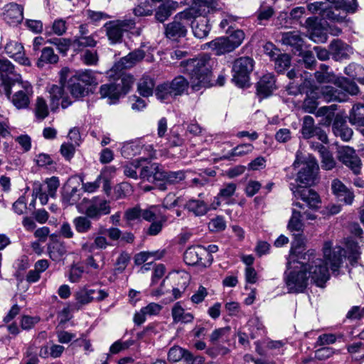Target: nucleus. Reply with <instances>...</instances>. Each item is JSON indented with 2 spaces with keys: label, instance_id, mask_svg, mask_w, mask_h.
Wrapping results in <instances>:
<instances>
[{
  "label": "nucleus",
  "instance_id": "nucleus-12",
  "mask_svg": "<svg viewBox=\"0 0 364 364\" xmlns=\"http://www.w3.org/2000/svg\"><path fill=\"white\" fill-rule=\"evenodd\" d=\"M307 8L308 10L313 14L319 13L324 19L342 22L345 18L340 15V13H336L338 11L335 9L331 2L327 1L310 3L308 4Z\"/></svg>",
  "mask_w": 364,
  "mask_h": 364
},
{
  "label": "nucleus",
  "instance_id": "nucleus-58",
  "mask_svg": "<svg viewBox=\"0 0 364 364\" xmlns=\"http://www.w3.org/2000/svg\"><path fill=\"white\" fill-rule=\"evenodd\" d=\"M33 196L36 198H38L42 205H46L50 196L47 191H43L42 185L39 182H35L33 187Z\"/></svg>",
  "mask_w": 364,
  "mask_h": 364
},
{
  "label": "nucleus",
  "instance_id": "nucleus-13",
  "mask_svg": "<svg viewBox=\"0 0 364 364\" xmlns=\"http://www.w3.org/2000/svg\"><path fill=\"white\" fill-rule=\"evenodd\" d=\"M110 211L111 207L109 201L94 197L89 201L85 214L89 218L98 220L102 215H108Z\"/></svg>",
  "mask_w": 364,
  "mask_h": 364
},
{
  "label": "nucleus",
  "instance_id": "nucleus-37",
  "mask_svg": "<svg viewBox=\"0 0 364 364\" xmlns=\"http://www.w3.org/2000/svg\"><path fill=\"white\" fill-rule=\"evenodd\" d=\"M253 149L254 146L252 144H240L228 152L225 158L228 160H235L236 157H242L250 154Z\"/></svg>",
  "mask_w": 364,
  "mask_h": 364
},
{
  "label": "nucleus",
  "instance_id": "nucleus-36",
  "mask_svg": "<svg viewBox=\"0 0 364 364\" xmlns=\"http://www.w3.org/2000/svg\"><path fill=\"white\" fill-rule=\"evenodd\" d=\"M333 131L336 136L345 141H349L353 136V130L341 121L336 120L333 124Z\"/></svg>",
  "mask_w": 364,
  "mask_h": 364
},
{
  "label": "nucleus",
  "instance_id": "nucleus-19",
  "mask_svg": "<svg viewBox=\"0 0 364 364\" xmlns=\"http://www.w3.org/2000/svg\"><path fill=\"white\" fill-rule=\"evenodd\" d=\"M294 196L301 198L310 208H316L321 203L319 196L311 188L299 186L293 191Z\"/></svg>",
  "mask_w": 364,
  "mask_h": 364
},
{
  "label": "nucleus",
  "instance_id": "nucleus-18",
  "mask_svg": "<svg viewBox=\"0 0 364 364\" xmlns=\"http://www.w3.org/2000/svg\"><path fill=\"white\" fill-rule=\"evenodd\" d=\"M105 255L97 252L95 255H90L85 261L86 274L90 277H97L105 268Z\"/></svg>",
  "mask_w": 364,
  "mask_h": 364
},
{
  "label": "nucleus",
  "instance_id": "nucleus-20",
  "mask_svg": "<svg viewBox=\"0 0 364 364\" xmlns=\"http://www.w3.org/2000/svg\"><path fill=\"white\" fill-rule=\"evenodd\" d=\"M314 89L318 92L317 94L319 96V98L322 99L325 102L344 101L346 99L345 93H347L341 88L340 90H338L329 85L316 87Z\"/></svg>",
  "mask_w": 364,
  "mask_h": 364
},
{
  "label": "nucleus",
  "instance_id": "nucleus-26",
  "mask_svg": "<svg viewBox=\"0 0 364 364\" xmlns=\"http://www.w3.org/2000/svg\"><path fill=\"white\" fill-rule=\"evenodd\" d=\"M237 186L234 183H225L220 188L218 196L215 198V205L213 204V208L215 209L217 206L222 203L225 204L230 203V198L235 194Z\"/></svg>",
  "mask_w": 364,
  "mask_h": 364
},
{
  "label": "nucleus",
  "instance_id": "nucleus-7",
  "mask_svg": "<svg viewBox=\"0 0 364 364\" xmlns=\"http://www.w3.org/2000/svg\"><path fill=\"white\" fill-rule=\"evenodd\" d=\"M183 259L188 265H198L202 267H209L213 260V256L201 245L187 248Z\"/></svg>",
  "mask_w": 364,
  "mask_h": 364
},
{
  "label": "nucleus",
  "instance_id": "nucleus-15",
  "mask_svg": "<svg viewBox=\"0 0 364 364\" xmlns=\"http://www.w3.org/2000/svg\"><path fill=\"white\" fill-rule=\"evenodd\" d=\"M301 132L304 139L317 136L321 142L325 144L328 142L327 134L320 127L315 126L314 119L311 116L304 117Z\"/></svg>",
  "mask_w": 364,
  "mask_h": 364
},
{
  "label": "nucleus",
  "instance_id": "nucleus-33",
  "mask_svg": "<svg viewBox=\"0 0 364 364\" xmlns=\"http://www.w3.org/2000/svg\"><path fill=\"white\" fill-rule=\"evenodd\" d=\"M208 46L217 55H222L233 50L228 37H220L207 43Z\"/></svg>",
  "mask_w": 364,
  "mask_h": 364
},
{
  "label": "nucleus",
  "instance_id": "nucleus-42",
  "mask_svg": "<svg viewBox=\"0 0 364 364\" xmlns=\"http://www.w3.org/2000/svg\"><path fill=\"white\" fill-rule=\"evenodd\" d=\"M348 119L350 124L358 126H364V105H355L350 112Z\"/></svg>",
  "mask_w": 364,
  "mask_h": 364
},
{
  "label": "nucleus",
  "instance_id": "nucleus-24",
  "mask_svg": "<svg viewBox=\"0 0 364 364\" xmlns=\"http://www.w3.org/2000/svg\"><path fill=\"white\" fill-rule=\"evenodd\" d=\"M275 89V78L274 76L272 74L269 73L263 75L260 80L257 82V94L262 97H267L269 96Z\"/></svg>",
  "mask_w": 364,
  "mask_h": 364
},
{
  "label": "nucleus",
  "instance_id": "nucleus-46",
  "mask_svg": "<svg viewBox=\"0 0 364 364\" xmlns=\"http://www.w3.org/2000/svg\"><path fill=\"white\" fill-rule=\"evenodd\" d=\"M88 217L77 216L73 220L75 230L80 234H84L92 229V222Z\"/></svg>",
  "mask_w": 364,
  "mask_h": 364
},
{
  "label": "nucleus",
  "instance_id": "nucleus-51",
  "mask_svg": "<svg viewBox=\"0 0 364 364\" xmlns=\"http://www.w3.org/2000/svg\"><path fill=\"white\" fill-rule=\"evenodd\" d=\"M273 60L274 61L275 70L278 73L284 72L291 65V58L286 53H279Z\"/></svg>",
  "mask_w": 364,
  "mask_h": 364
},
{
  "label": "nucleus",
  "instance_id": "nucleus-54",
  "mask_svg": "<svg viewBox=\"0 0 364 364\" xmlns=\"http://www.w3.org/2000/svg\"><path fill=\"white\" fill-rule=\"evenodd\" d=\"M321 157V167L326 170H331L336 166V161L332 154L324 147L321 146L320 150Z\"/></svg>",
  "mask_w": 364,
  "mask_h": 364
},
{
  "label": "nucleus",
  "instance_id": "nucleus-62",
  "mask_svg": "<svg viewBox=\"0 0 364 364\" xmlns=\"http://www.w3.org/2000/svg\"><path fill=\"white\" fill-rule=\"evenodd\" d=\"M130 259L131 257L128 253L122 252L116 260L114 272L116 273H122L127 267Z\"/></svg>",
  "mask_w": 364,
  "mask_h": 364
},
{
  "label": "nucleus",
  "instance_id": "nucleus-47",
  "mask_svg": "<svg viewBox=\"0 0 364 364\" xmlns=\"http://www.w3.org/2000/svg\"><path fill=\"white\" fill-rule=\"evenodd\" d=\"M77 302L81 305L87 304L95 301L94 289L83 287L75 294Z\"/></svg>",
  "mask_w": 364,
  "mask_h": 364
},
{
  "label": "nucleus",
  "instance_id": "nucleus-10",
  "mask_svg": "<svg viewBox=\"0 0 364 364\" xmlns=\"http://www.w3.org/2000/svg\"><path fill=\"white\" fill-rule=\"evenodd\" d=\"M214 7L215 0H194L192 6L176 14V18L191 20L192 18L203 17Z\"/></svg>",
  "mask_w": 364,
  "mask_h": 364
},
{
  "label": "nucleus",
  "instance_id": "nucleus-40",
  "mask_svg": "<svg viewBox=\"0 0 364 364\" xmlns=\"http://www.w3.org/2000/svg\"><path fill=\"white\" fill-rule=\"evenodd\" d=\"M155 95L157 99L164 103L171 102L175 98L168 82L158 85L155 90Z\"/></svg>",
  "mask_w": 364,
  "mask_h": 364
},
{
  "label": "nucleus",
  "instance_id": "nucleus-25",
  "mask_svg": "<svg viewBox=\"0 0 364 364\" xmlns=\"http://www.w3.org/2000/svg\"><path fill=\"white\" fill-rule=\"evenodd\" d=\"M140 177L149 182L154 183L163 179V170L158 164H150L142 168Z\"/></svg>",
  "mask_w": 364,
  "mask_h": 364
},
{
  "label": "nucleus",
  "instance_id": "nucleus-23",
  "mask_svg": "<svg viewBox=\"0 0 364 364\" xmlns=\"http://www.w3.org/2000/svg\"><path fill=\"white\" fill-rule=\"evenodd\" d=\"M23 11L18 5L14 3L7 4L4 7L2 16L9 24L16 26L21 23L23 17Z\"/></svg>",
  "mask_w": 364,
  "mask_h": 364
},
{
  "label": "nucleus",
  "instance_id": "nucleus-32",
  "mask_svg": "<svg viewBox=\"0 0 364 364\" xmlns=\"http://www.w3.org/2000/svg\"><path fill=\"white\" fill-rule=\"evenodd\" d=\"M144 58V52L141 50H136L121 58L117 66L121 69H128L133 67Z\"/></svg>",
  "mask_w": 364,
  "mask_h": 364
},
{
  "label": "nucleus",
  "instance_id": "nucleus-14",
  "mask_svg": "<svg viewBox=\"0 0 364 364\" xmlns=\"http://www.w3.org/2000/svg\"><path fill=\"white\" fill-rule=\"evenodd\" d=\"M338 158L340 161L349 167L355 174L358 175L360 173V160L353 149L349 146L341 147L338 150Z\"/></svg>",
  "mask_w": 364,
  "mask_h": 364
},
{
  "label": "nucleus",
  "instance_id": "nucleus-38",
  "mask_svg": "<svg viewBox=\"0 0 364 364\" xmlns=\"http://www.w3.org/2000/svg\"><path fill=\"white\" fill-rule=\"evenodd\" d=\"M74 50H81L84 48L95 47L97 45V41L93 35L78 36L73 40Z\"/></svg>",
  "mask_w": 364,
  "mask_h": 364
},
{
  "label": "nucleus",
  "instance_id": "nucleus-4",
  "mask_svg": "<svg viewBox=\"0 0 364 364\" xmlns=\"http://www.w3.org/2000/svg\"><path fill=\"white\" fill-rule=\"evenodd\" d=\"M134 83L132 76L125 75L119 82L104 84L100 86L99 93L101 98H107L109 105L116 104L119 99L125 95Z\"/></svg>",
  "mask_w": 364,
  "mask_h": 364
},
{
  "label": "nucleus",
  "instance_id": "nucleus-52",
  "mask_svg": "<svg viewBox=\"0 0 364 364\" xmlns=\"http://www.w3.org/2000/svg\"><path fill=\"white\" fill-rule=\"evenodd\" d=\"M75 77L77 80L84 83L85 85H93L97 84L96 74L91 70H85L84 71L77 73Z\"/></svg>",
  "mask_w": 364,
  "mask_h": 364
},
{
  "label": "nucleus",
  "instance_id": "nucleus-11",
  "mask_svg": "<svg viewBox=\"0 0 364 364\" xmlns=\"http://www.w3.org/2000/svg\"><path fill=\"white\" fill-rule=\"evenodd\" d=\"M2 87L14 105L17 109H21L23 107V82L21 79L11 80L8 76Z\"/></svg>",
  "mask_w": 364,
  "mask_h": 364
},
{
  "label": "nucleus",
  "instance_id": "nucleus-45",
  "mask_svg": "<svg viewBox=\"0 0 364 364\" xmlns=\"http://www.w3.org/2000/svg\"><path fill=\"white\" fill-rule=\"evenodd\" d=\"M301 211L294 208L287 226L289 231L301 232L303 230L304 224L301 220Z\"/></svg>",
  "mask_w": 364,
  "mask_h": 364
},
{
  "label": "nucleus",
  "instance_id": "nucleus-49",
  "mask_svg": "<svg viewBox=\"0 0 364 364\" xmlns=\"http://www.w3.org/2000/svg\"><path fill=\"white\" fill-rule=\"evenodd\" d=\"M230 333V328L223 327L214 330L210 336V341L213 344H215L218 342H226L228 341Z\"/></svg>",
  "mask_w": 364,
  "mask_h": 364
},
{
  "label": "nucleus",
  "instance_id": "nucleus-41",
  "mask_svg": "<svg viewBox=\"0 0 364 364\" xmlns=\"http://www.w3.org/2000/svg\"><path fill=\"white\" fill-rule=\"evenodd\" d=\"M143 144L140 141H131L124 144L121 149V154L124 158H130L136 154H141Z\"/></svg>",
  "mask_w": 364,
  "mask_h": 364
},
{
  "label": "nucleus",
  "instance_id": "nucleus-34",
  "mask_svg": "<svg viewBox=\"0 0 364 364\" xmlns=\"http://www.w3.org/2000/svg\"><path fill=\"white\" fill-rule=\"evenodd\" d=\"M173 322L188 323L193 321L194 317L191 313L185 312L183 308L178 302L174 304L171 310Z\"/></svg>",
  "mask_w": 364,
  "mask_h": 364
},
{
  "label": "nucleus",
  "instance_id": "nucleus-43",
  "mask_svg": "<svg viewBox=\"0 0 364 364\" xmlns=\"http://www.w3.org/2000/svg\"><path fill=\"white\" fill-rule=\"evenodd\" d=\"M330 50L336 60L345 58L348 56L349 48L341 41H333L330 45Z\"/></svg>",
  "mask_w": 364,
  "mask_h": 364
},
{
  "label": "nucleus",
  "instance_id": "nucleus-5",
  "mask_svg": "<svg viewBox=\"0 0 364 364\" xmlns=\"http://www.w3.org/2000/svg\"><path fill=\"white\" fill-rule=\"evenodd\" d=\"M315 77L321 83L333 82L337 87L352 95L358 94L359 91L356 84L343 77H336L332 72L328 71V66L325 64L321 65L320 70L315 73Z\"/></svg>",
  "mask_w": 364,
  "mask_h": 364
},
{
  "label": "nucleus",
  "instance_id": "nucleus-53",
  "mask_svg": "<svg viewBox=\"0 0 364 364\" xmlns=\"http://www.w3.org/2000/svg\"><path fill=\"white\" fill-rule=\"evenodd\" d=\"M14 71V66L11 62L6 59H0V92L3 84L5 83L6 77Z\"/></svg>",
  "mask_w": 364,
  "mask_h": 364
},
{
  "label": "nucleus",
  "instance_id": "nucleus-29",
  "mask_svg": "<svg viewBox=\"0 0 364 364\" xmlns=\"http://www.w3.org/2000/svg\"><path fill=\"white\" fill-rule=\"evenodd\" d=\"M316 18H308L306 20V26L310 33V38L315 42H326V35L323 33L322 29L317 25Z\"/></svg>",
  "mask_w": 364,
  "mask_h": 364
},
{
  "label": "nucleus",
  "instance_id": "nucleus-48",
  "mask_svg": "<svg viewBox=\"0 0 364 364\" xmlns=\"http://www.w3.org/2000/svg\"><path fill=\"white\" fill-rule=\"evenodd\" d=\"M282 41L285 45L299 48L303 44V40L297 31L287 32L282 34Z\"/></svg>",
  "mask_w": 364,
  "mask_h": 364
},
{
  "label": "nucleus",
  "instance_id": "nucleus-50",
  "mask_svg": "<svg viewBox=\"0 0 364 364\" xmlns=\"http://www.w3.org/2000/svg\"><path fill=\"white\" fill-rule=\"evenodd\" d=\"M186 178V172L183 171H163V179L169 184H177Z\"/></svg>",
  "mask_w": 364,
  "mask_h": 364
},
{
  "label": "nucleus",
  "instance_id": "nucleus-63",
  "mask_svg": "<svg viewBox=\"0 0 364 364\" xmlns=\"http://www.w3.org/2000/svg\"><path fill=\"white\" fill-rule=\"evenodd\" d=\"M44 182L47 188L46 191L48 193L50 197L55 198L57 190L60 186L59 178L56 176H52L46 178Z\"/></svg>",
  "mask_w": 364,
  "mask_h": 364
},
{
  "label": "nucleus",
  "instance_id": "nucleus-35",
  "mask_svg": "<svg viewBox=\"0 0 364 364\" xmlns=\"http://www.w3.org/2000/svg\"><path fill=\"white\" fill-rule=\"evenodd\" d=\"M167 82L175 97L183 95L189 86V82L183 76L176 77L171 82Z\"/></svg>",
  "mask_w": 364,
  "mask_h": 364
},
{
  "label": "nucleus",
  "instance_id": "nucleus-17",
  "mask_svg": "<svg viewBox=\"0 0 364 364\" xmlns=\"http://www.w3.org/2000/svg\"><path fill=\"white\" fill-rule=\"evenodd\" d=\"M294 240L291 242V247L290 250V255L288 260H291V257L296 260H303L304 257H306V262L309 261V259L311 260L313 258H315L313 252H308L304 254V255H301L300 254L303 251V249L305 245L306 238L300 232L294 233Z\"/></svg>",
  "mask_w": 364,
  "mask_h": 364
},
{
  "label": "nucleus",
  "instance_id": "nucleus-2",
  "mask_svg": "<svg viewBox=\"0 0 364 364\" xmlns=\"http://www.w3.org/2000/svg\"><path fill=\"white\" fill-rule=\"evenodd\" d=\"M181 71L188 75L191 88L195 91L212 86L210 58L202 55L181 63Z\"/></svg>",
  "mask_w": 364,
  "mask_h": 364
},
{
  "label": "nucleus",
  "instance_id": "nucleus-31",
  "mask_svg": "<svg viewBox=\"0 0 364 364\" xmlns=\"http://www.w3.org/2000/svg\"><path fill=\"white\" fill-rule=\"evenodd\" d=\"M50 258L55 262L62 260L67 254L65 243L61 241H53L48 246Z\"/></svg>",
  "mask_w": 364,
  "mask_h": 364
},
{
  "label": "nucleus",
  "instance_id": "nucleus-28",
  "mask_svg": "<svg viewBox=\"0 0 364 364\" xmlns=\"http://www.w3.org/2000/svg\"><path fill=\"white\" fill-rule=\"evenodd\" d=\"M193 18V21L191 22V27L194 36L198 38H205L210 31L208 19L205 16L200 17L199 18Z\"/></svg>",
  "mask_w": 364,
  "mask_h": 364
},
{
  "label": "nucleus",
  "instance_id": "nucleus-44",
  "mask_svg": "<svg viewBox=\"0 0 364 364\" xmlns=\"http://www.w3.org/2000/svg\"><path fill=\"white\" fill-rule=\"evenodd\" d=\"M345 73L359 82L364 84V68L360 65L349 64L345 68Z\"/></svg>",
  "mask_w": 364,
  "mask_h": 364
},
{
  "label": "nucleus",
  "instance_id": "nucleus-27",
  "mask_svg": "<svg viewBox=\"0 0 364 364\" xmlns=\"http://www.w3.org/2000/svg\"><path fill=\"white\" fill-rule=\"evenodd\" d=\"M184 208L196 217L205 215L210 209L207 203L200 199H190Z\"/></svg>",
  "mask_w": 364,
  "mask_h": 364
},
{
  "label": "nucleus",
  "instance_id": "nucleus-56",
  "mask_svg": "<svg viewBox=\"0 0 364 364\" xmlns=\"http://www.w3.org/2000/svg\"><path fill=\"white\" fill-rule=\"evenodd\" d=\"M145 160V158H141L125 164L123 166L124 175L129 178L136 179L138 177L136 169L140 166V162Z\"/></svg>",
  "mask_w": 364,
  "mask_h": 364
},
{
  "label": "nucleus",
  "instance_id": "nucleus-21",
  "mask_svg": "<svg viewBox=\"0 0 364 364\" xmlns=\"http://www.w3.org/2000/svg\"><path fill=\"white\" fill-rule=\"evenodd\" d=\"M181 21H187L188 19L177 18L176 16L173 22L168 23L165 28V34L170 39H177L184 37L187 33L186 24Z\"/></svg>",
  "mask_w": 364,
  "mask_h": 364
},
{
  "label": "nucleus",
  "instance_id": "nucleus-8",
  "mask_svg": "<svg viewBox=\"0 0 364 364\" xmlns=\"http://www.w3.org/2000/svg\"><path fill=\"white\" fill-rule=\"evenodd\" d=\"M134 26L132 20L112 21L104 26L106 35L111 44L119 43L122 41L124 33L129 31Z\"/></svg>",
  "mask_w": 364,
  "mask_h": 364
},
{
  "label": "nucleus",
  "instance_id": "nucleus-55",
  "mask_svg": "<svg viewBox=\"0 0 364 364\" xmlns=\"http://www.w3.org/2000/svg\"><path fill=\"white\" fill-rule=\"evenodd\" d=\"M85 273H86V270L83 266L79 264H73L69 269L68 279L72 283L79 282Z\"/></svg>",
  "mask_w": 364,
  "mask_h": 364
},
{
  "label": "nucleus",
  "instance_id": "nucleus-1",
  "mask_svg": "<svg viewBox=\"0 0 364 364\" xmlns=\"http://www.w3.org/2000/svg\"><path fill=\"white\" fill-rule=\"evenodd\" d=\"M331 241H326L323 246L324 261L321 259H312L306 262L304 256L303 260H296L291 257L288 260L287 270L285 272L284 282L289 293L303 292L307 287L308 280H311L318 286L323 287L329 279L328 264L333 272H337L346 258V251L341 247L333 249Z\"/></svg>",
  "mask_w": 364,
  "mask_h": 364
},
{
  "label": "nucleus",
  "instance_id": "nucleus-6",
  "mask_svg": "<svg viewBox=\"0 0 364 364\" xmlns=\"http://www.w3.org/2000/svg\"><path fill=\"white\" fill-rule=\"evenodd\" d=\"M293 166L294 168L300 167L297 175L299 182L306 186H311L315 183L319 168L315 158L310 156L306 160L299 161L297 156Z\"/></svg>",
  "mask_w": 364,
  "mask_h": 364
},
{
  "label": "nucleus",
  "instance_id": "nucleus-3",
  "mask_svg": "<svg viewBox=\"0 0 364 364\" xmlns=\"http://www.w3.org/2000/svg\"><path fill=\"white\" fill-rule=\"evenodd\" d=\"M318 92L314 88L311 89L306 94V97L303 102L302 109L305 112L314 113L316 117H323L321 123L326 126H329L334 118L336 106H323L320 107L318 110V100L320 99L318 95Z\"/></svg>",
  "mask_w": 364,
  "mask_h": 364
},
{
  "label": "nucleus",
  "instance_id": "nucleus-59",
  "mask_svg": "<svg viewBox=\"0 0 364 364\" xmlns=\"http://www.w3.org/2000/svg\"><path fill=\"white\" fill-rule=\"evenodd\" d=\"M35 113L37 118L43 119L49 114L48 107L43 97H38L36 103Z\"/></svg>",
  "mask_w": 364,
  "mask_h": 364
},
{
  "label": "nucleus",
  "instance_id": "nucleus-30",
  "mask_svg": "<svg viewBox=\"0 0 364 364\" xmlns=\"http://www.w3.org/2000/svg\"><path fill=\"white\" fill-rule=\"evenodd\" d=\"M178 6V4L174 1H168L158 7L156 11V19L163 23L166 21Z\"/></svg>",
  "mask_w": 364,
  "mask_h": 364
},
{
  "label": "nucleus",
  "instance_id": "nucleus-39",
  "mask_svg": "<svg viewBox=\"0 0 364 364\" xmlns=\"http://www.w3.org/2000/svg\"><path fill=\"white\" fill-rule=\"evenodd\" d=\"M154 86V80L149 76L144 75L138 82L137 90L143 97H149L153 94Z\"/></svg>",
  "mask_w": 364,
  "mask_h": 364
},
{
  "label": "nucleus",
  "instance_id": "nucleus-61",
  "mask_svg": "<svg viewBox=\"0 0 364 364\" xmlns=\"http://www.w3.org/2000/svg\"><path fill=\"white\" fill-rule=\"evenodd\" d=\"M166 220L167 218L165 215H160L159 219L152 221L151 224L147 229V235L151 236L157 235L161 231L163 225Z\"/></svg>",
  "mask_w": 364,
  "mask_h": 364
},
{
  "label": "nucleus",
  "instance_id": "nucleus-57",
  "mask_svg": "<svg viewBox=\"0 0 364 364\" xmlns=\"http://www.w3.org/2000/svg\"><path fill=\"white\" fill-rule=\"evenodd\" d=\"M48 42L54 44L58 51L64 55L67 53L70 48H73V40L69 38H55L49 40Z\"/></svg>",
  "mask_w": 364,
  "mask_h": 364
},
{
  "label": "nucleus",
  "instance_id": "nucleus-22",
  "mask_svg": "<svg viewBox=\"0 0 364 364\" xmlns=\"http://www.w3.org/2000/svg\"><path fill=\"white\" fill-rule=\"evenodd\" d=\"M331 189L333 194L339 200L343 201L346 205H351L354 194L338 179L333 180L331 183Z\"/></svg>",
  "mask_w": 364,
  "mask_h": 364
},
{
  "label": "nucleus",
  "instance_id": "nucleus-16",
  "mask_svg": "<svg viewBox=\"0 0 364 364\" xmlns=\"http://www.w3.org/2000/svg\"><path fill=\"white\" fill-rule=\"evenodd\" d=\"M47 91L49 93L50 106L53 112H55L60 105V100L62 99L61 106L63 109L67 108L71 105V101L64 98V90L62 86L51 85L47 87Z\"/></svg>",
  "mask_w": 364,
  "mask_h": 364
},
{
  "label": "nucleus",
  "instance_id": "nucleus-64",
  "mask_svg": "<svg viewBox=\"0 0 364 364\" xmlns=\"http://www.w3.org/2000/svg\"><path fill=\"white\" fill-rule=\"evenodd\" d=\"M347 250L350 252L348 256L350 262H355L360 255V247L357 242L351 239H348L346 242Z\"/></svg>",
  "mask_w": 364,
  "mask_h": 364
},
{
  "label": "nucleus",
  "instance_id": "nucleus-60",
  "mask_svg": "<svg viewBox=\"0 0 364 364\" xmlns=\"http://www.w3.org/2000/svg\"><path fill=\"white\" fill-rule=\"evenodd\" d=\"M186 353H188V351L179 346H173L168 350V359L173 363L178 362L182 358L185 360Z\"/></svg>",
  "mask_w": 364,
  "mask_h": 364
},
{
  "label": "nucleus",
  "instance_id": "nucleus-9",
  "mask_svg": "<svg viewBox=\"0 0 364 364\" xmlns=\"http://www.w3.org/2000/svg\"><path fill=\"white\" fill-rule=\"evenodd\" d=\"M254 68V60L249 57H242L235 60L232 65V80L240 87L248 82L249 75Z\"/></svg>",
  "mask_w": 364,
  "mask_h": 364
}]
</instances>
